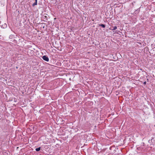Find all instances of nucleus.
I'll use <instances>...</instances> for the list:
<instances>
[{
    "label": "nucleus",
    "instance_id": "f257e3e1",
    "mask_svg": "<svg viewBox=\"0 0 155 155\" xmlns=\"http://www.w3.org/2000/svg\"><path fill=\"white\" fill-rule=\"evenodd\" d=\"M42 59L44 60L47 62L49 61V58L46 55H44L42 57Z\"/></svg>",
    "mask_w": 155,
    "mask_h": 155
},
{
    "label": "nucleus",
    "instance_id": "423d86ee",
    "mask_svg": "<svg viewBox=\"0 0 155 155\" xmlns=\"http://www.w3.org/2000/svg\"><path fill=\"white\" fill-rule=\"evenodd\" d=\"M146 81L144 82V83H143V84H146Z\"/></svg>",
    "mask_w": 155,
    "mask_h": 155
},
{
    "label": "nucleus",
    "instance_id": "7ed1b4c3",
    "mask_svg": "<svg viewBox=\"0 0 155 155\" xmlns=\"http://www.w3.org/2000/svg\"><path fill=\"white\" fill-rule=\"evenodd\" d=\"M40 149H41V147H39L36 148L35 150L37 151H38L40 150Z\"/></svg>",
    "mask_w": 155,
    "mask_h": 155
},
{
    "label": "nucleus",
    "instance_id": "0eeeda50",
    "mask_svg": "<svg viewBox=\"0 0 155 155\" xmlns=\"http://www.w3.org/2000/svg\"><path fill=\"white\" fill-rule=\"evenodd\" d=\"M35 0V2H37V0Z\"/></svg>",
    "mask_w": 155,
    "mask_h": 155
},
{
    "label": "nucleus",
    "instance_id": "20e7f679",
    "mask_svg": "<svg viewBox=\"0 0 155 155\" xmlns=\"http://www.w3.org/2000/svg\"><path fill=\"white\" fill-rule=\"evenodd\" d=\"M37 5V2H35V3H34L33 5H32V6H34L35 5Z\"/></svg>",
    "mask_w": 155,
    "mask_h": 155
},
{
    "label": "nucleus",
    "instance_id": "f03ea898",
    "mask_svg": "<svg viewBox=\"0 0 155 155\" xmlns=\"http://www.w3.org/2000/svg\"><path fill=\"white\" fill-rule=\"evenodd\" d=\"M99 26H101L103 28H105V25L103 24H99Z\"/></svg>",
    "mask_w": 155,
    "mask_h": 155
},
{
    "label": "nucleus",
    "instance_id": "39448f33",
    "mask_svg": "<svg viewBox=\"0 0 155 155\" xmlns=\"http://www.w3.org/2000/svg\"><path fill=\"white\" fill-rule=\"evenodd\" d=\"M116 29H117V27L115 26H114V28L112 29V30H116Z\"/></svg>",
    "mask_w": 155,
    "mask_h": 155
}]
</instances>
